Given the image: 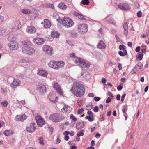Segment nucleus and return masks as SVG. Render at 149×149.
I'll return each instance as SVG.
<instances>
[{
	"mask_svg": "<svg viewBox=\"0 0 149 149\" xmlns=\"http://www.w3.org/2000/svg\"><path fill=\"white\" fill-rule=\"evenodd\" d=\"M71 92L77 97L83 96L85 92V89L83 85L79 82H74L73 84Z\"/></svg>",
	"mask_w": 149,
	"mask_h": 149,
	"instance_id": "1",
	"label": "nucleus"
},
{
	"mask_svg": "<svg viewBox=\"0 0 149 149\" xmlns=\"http://www.w3.org/2000/svg\"><path fill=\"white\" fill-rule=\"evenodd\" d=\"M35 50L33 48L27 45H24L22 48V52L28 56L32 55L35 53Z\"/></svg>",
	"mask_w": 149,
	"mask_h": 149,
	"instance_id": "2",
	"label": "nucleus"
},
{
	"mask_svg": "<svg viewBox=\"0 0 149 149\" xmlns=\"http://www.w3.org/2000/svg\"><path fill=\"white\" fill-rule=\"evenodd\" d=\"M74 60L76 64L82 67L88 68L90 66V63H86L85 60L80 57H75Z\"/></svg>",
	"mask_w": 149,
	"mask_h": 149,
	"instance_id": "3",
	"label": "nucleus"
},
{
	"mask_svg": "<svg viewBox=\"0 0 149 149\" xmlns=\"http://www.w3.org/2000/svg\"><path fill=\"white\" fill-rule=\"evenodd\" d=\"M74 60L76 64L82 67L88 68L90 66V63H86L85 60L80 57H75Z\"/></svg>",
	"mask_w": 149,
	"mask_h": 149,
	"instance_id": "4",
	"label": "nucleus"
},
{
	"mask_svg": "<svg viewBox=\"0 0 149 149\" xmlns=\"http://www.w3.org/2000/svg\"><path fill=\"white\" fill-rule=\"evenodd\" d=\"M61 24L64 26L68 28L72 27L74 24V23L71 19L65 17L62 20Z\"/></svg>",
	"mask_w": 149,
	"mask_h": 149,
	"instance_id": "5",
	"label": "nucleus"
},
{
	"mask_svg": "<svg viewBox=\"0 0 149 149\" xmlns=\"http://www.w3.org/2000/svg\"><path fill=\"white\" fill-rule=\"evenodd\" d=\"M88 26L86 24H80L78 26L77 31L80 34H84L88 31Z\"/></svg>",
	"mask_w": 149,
	"mask_h": 149,
	"instance_id": "6",
	"label": "nucleus"
},
{
	"mask_svg": "<svg viewBox=\"0 0 149 149\" xmlns=\"http://www.w3.org/2000/svg\"><path fill=\"white\" fill-rule=\"evenodd\" d=\"M53 50L52 47L48 45L44 46L42 48V51L43 53L46 55L49 56H51Z\"/></svg>",
	"mask_w": 149,
	"mask_h": 149,
	"instance_id": "7",
	"label": "nucleus"
},
{
	"mask_svg": "<svg viewBox=\"0 0 149 149\" xmlns=\"http://www.w3.org/2000/svg\"><path fill=\"white\" fill-rule=\"evenodd\" d=\"M11 26L10 27L11 31L13 32L19 29L21 27V24L19 21H15L12 24Z\"/></svg>",
	"mask_w": 149,
	"mask_h": 149,
	"instance_id": "8",
	"label": "nucleus"
},
{
	"mask_svg": "<svg viewBox=\"0 0 149 149\" xmlns=\"http://www.w3.org/2000/svg\"><path fill=\"white\" fill-rule=\"evenodd\" d=\"M49 119L55 122H59L62 120L61 116L58 113H54L53 114L51 115Z\"/></svg>",
	"mask_w": 149,
	"mask_h": 149,
	"instance_id": "9",
	"label": "nucleus"
},
{
	"mask_svg": "<svg viewBox=\"0 0 149 149\" xmlns=\"http://www.w3.org/2000/svg\"><path fill=\"white\" fill-rule=\"evenodd\" d=\"M35 120L38 125L40 127H42L45 124L44 120L39 115L36 117Z\"/></svg>",
	"mask_w": 149,
	"mask_h": 149,
	"instance_id": "10",
	"label": "nucleus"
},
{
	"mask_svg": "<svg viewBox=\"0 0 149 149\" xmlns=\"http://www.w3.org/2000/svg\"><path fill=\"white\" fill-rule=\"evenodd\" d=\"M73 14L74 15L77 16L80 20L85 21L86 22L90 20V18H89L85 16L84 15L80 14L77 12H74Z\"/></svg>",
	"mask_w": 149,
	"mask_h": 149,
	"instance_id": "11",
	"label": "nucleus"
},
{
	"mask_svg": "<svg viewBox=\"0 0 149 149\" xmlns=\"http://www.w3.org/2000/svg\"><path fill=\"white\" fill-rule=\"evenodd\" d=\"M53 86L54 88L60 95H63L62 90L58 83L54 82V83L53 84Z\"/></svg>",
	"mask_w": 149,
	"mask_h": 149,
	"instance_id": "12",
	"label": "nucleus"
},
{
	"mask_svg": "<svg viewBox=\"0 0 149 149\" xmlns=\"http://www.w3.org/2000/svg\"><path fill=\"white\" fill-rule=\"evenodd\" d=\"M118 7L120 9L126 10L130 8V7L128 4L125 3H121L118 5Z\"/></svg>",
	"mask_w": 149,
	"mask_h": 149,
	"instance_id": "13",
	"label": "nucleus"
},
{
	"mask_svg": "<svg viewBox=\"0 0 149 149\" xmlns=\"http://www.w3.org/2000/svg\"><path fill=\"white\" fill-rule=\"evenodd\" d=\"M11 30H10L8 28L6 29H1L0 30V35L3 36H5L8 35L9 32H11Z\"/></svg>",
	"mask_w": 149,
	"mask_h": 149,
	"instance_id": "14",
	"label": "nucleus"
},
{
	"mask_svg": "<svg viewBox=\"0 0 149 149\" xmlns=\"http://www.w3.org/2000/svg\"><path fill=\"white\" fill-rule=\"evenodd\" d=\"M34 43L39 45L43 44L45 42L44 40L40 38H36L33 39Z\"/></svg>",
	"mask_w": 149,
	"mask_h": 149,
	"instance_id": "15",
	"label": "nucleus"
},
{
	"mask_svg": "<svg viewBox=\"0 0 149 149\" xmlns=\"http://www.w3.org/2000/svg\"><path fill=\"white\" fill-rule=\"evenodd\" d=\"M35 124L34 123H31L30 125L26 128L27 130L29 132H34L36 129L35 126Z\"/></svg>",
	"mask_w": 149,
	"mask_h": 149,
	"instance_id": "16",
	"label": "nucleus"
},
{
	"mask_svg": "<svg viewBox=\"0 0 149 149\" xmlns=\"http://www.w3.org/2000/svg\"><path fill=\"white\" fill-rule=\"evenodd\" d=\"M26 116L25 114L18 115L16 116L15 119L16 121H23L26 119Z\"/></svg>",
	"mask_w": 149,
	"mask_h": 149,
	"instance_id": "17",
	"label": "nucleus"
},
{
	"mask_svg": "<svg viewBox=\"0 0 149 149\" xmlns=\"http://www.w3.org/2000/svg\"><path fill=\"white\" fill-rule=\"evenodd\" d=\"M8 46L10 47V49L11 50H17L18 48L17 43L15 42H13L11 43V44H8Z\"/></svg>",
	"mask_w": 149,
	"mask_h": 149,
	"instance_id": "18",
	"label": "nucleus"
},
{
	"mask_svg": "<svg viewBox=\"0 0 149 149\" xmlns=\"http://www.w3.org/2000/svg\"><path fill=\"white\" fill-rule=\"evenodd\" d=\"M36 29L33 26H28L26 30V32L32 34L36 32Z\"/></svg>",
	"mask_w": 149,
	"mask_h": 149,
	"instance_id": "19",
	"label": "nucleus"
},
{
	"mask_svg": "<svg viewBox=\"0 0 149 149\" xmlns=\"http://www.w3.org/2000/svg\"><path fill=\"white\" fill-rule=\"evenodd\" d=\"M38 90L42 93H45L46 92V87L44 85L40 84L38 85Z\"/></svg>",
	"mask_w": 149,
	"mask_h": 149,
	"instance_id": "20",
	"label": "nucleus"
},
{
	"mask_svg": "<svg viewBox=\"0 0 149 149\" xmlns=\"http://www.w3.org/2000/svg\"><path fill=\"white\" fill-rule=\"evenodd\" d=\"M72 110V108L66 105H65V107L61 110L62 111L65 113H69Z\"/></svg>",
	"mask_w": 149,
	"mask_h": 149,
	"instance_id": "21",
	"label": "nucleus"
},
{
	"mask_svg": "<svg viewBox=\"0 0 149 149\" xmlns=\"http://www.w3.org/2000/svg\"><path fill=\"white\" fill-rule=\"evenodd\" d=\"M104 20L108 23H111L113 25L115 24V22L114 21L113 18L111 16L107 17L104 19Z\"/></svg>",
	"mask_w": 149,
	"mask_h": 149,
	"instance_id": "22",
	"label": "nucleus"
},
{
	"mask_svg": "<svg viewBox=\"0 0 149 149\" xmlns=\"http://www.w3.org/2000/svg\"><path fill=\"white\" fill-rule=\"evenodd\" d=\"M21 84L20 81L17 79H14L13 83L11 84V86L13 88H15Z\"/></svg>",
	"mask_w": 149,
	"mask_h": 149,
	"instance_id": "23",
	"label": "nucleus"
},
{
	"mask_svg": "<svg viewBox=\"0 0 149 149\" xmlns=\"http://www.w3.org/2000/svg\"><path fill=\"white\" fill-rule=\"evenodd\" d=\"M97 47L101 49H104L106 48V46L104 42L103 41L100 40L97 45Z\"/></svg>",
	"mask_w": 149,
	"mask_h": 149,
	"instance_id": "24",
	"label": "nucleus"
},
{
	"mask_svg": "<svg viewBox=\"0 0 149 149\" xmlns=\"http://www.w3.org/2000/svg\"><path fill=\"white\" fill-rule=\"evenodd\" d=\"M19 61L21 64L24 65L26 63H29V60L28 58H24L19 59Z\"/></svg>",
	"mask_w": 149,
	"mask_h": 149,
	"instance_id": "25",
	"label": "nucleus"
},
{
	"mask_svg": "<svg viewBox=\"0 0 149 149\" xmlns=\"http://www.w3.org/2000/svg\"><path fill=\"white\" fill-rule=\"evenodd\" d=\"M142 65L141 63L140 62H139L134 67L133 70L135 72H136L141 69Z\"/></svg>",
	"mask_w": 149,
	"mask_h": 149,
	"instance_id": "26",
	"label": "nucleus"
},
{
	"mask_svg": "<svg viewBox=\"0 0 149 149\" xmlns=\"http://www.w3.org/2000/svg\"><path fill=\"white\" fill-rule=\"evenodd\" d=\"M49 67L56 70V61H52L48 63Z\"/></svg>",
	"mask_w": 149,
	"mask_h": 149,
	"instance_id": "27",
	"label": "nucleus"
},
{
	"mask_svg": "<svg viewBox=\"0 0 149 149\" xmlns=\"http://www.w3.org/2000/svg\"><path fill=\"white\" fill-rule=\"evenodd\" d=\"M65 63L64 62L60 61H56V70L63 67L64 66Z\"/></svg>",
	"mask_w": 149,
	"mask_h": 149,
	"instance_id": "28",
	"label": "nucleus"
},
{
	"mask_svg": "<svg viewBox=\"0 0 149 149\" xmlns=\"http://www.w3.org/2000/svg\"><path fill=\"white\" fill-rule=\"evenodd\" d=\"M84 123L83 122H79L76 125V128L78 130H80L84 127Z\"/></svg>",
	"mask_w": 149,
	"mask_h": 149,
	"instance_id": "29",
	"label": "nucleus"
},
{
	"mask_svg": "<svg viewBox=\"0 0 149 149\" xmlns=\"http://www.w3.org/2000/svg\"><path fill=\"white\" fill-rule=\"evenodd\" d=\"M44 26L45 28H49L51 26V24L49 20L48 19H45L44 20Z\"/></svg>",
	"mask_w": 149,
	"mask_h": 149,
	"instance_id": "30",
	"label": "nucleus"
},
{
	"mask_svg": "<svg viewBox=\"0 0 149 149\" xmlns=\"http://www.w3.org/2000/svg\"><path fill=\"white\" fill-rule=\"evenodd\" d=\"M123 28L124 29V34L126 35L127 34L128 31V24L127 22H124L123 25Z\"/></svg>",
	"mask_w": 149,
	"mask_h": 149,
	"instance_id": "31",
	"label": "nucleus"
},
{
	"mask_svg": "<svg viewBox=\"0 0 149 149\" xmlns=\"http://www.w3.org/2000/svg\"><path fill=\"white\" fill-rule=\"evenodd\" d=\"M21 11L22 13L25 14H28L31 13V10L28 9H22L21 10Z\"/></svg>",
	"mask_w": 149,
	"mask_h": 149,
	"instance_id": "32",
	"label": "nucleus"
},
{
	"mask_svg": "<svg viewBox=\"0 0 149 149\" xmlns=\"http://www.w3.org/2000/svg\"><path fill=\"white\" fill-rule=\"evenodd\" d=\"M38 74L39 75L44 77H46L47 75V73L46 72L42 70H39Z\"/></svg>",
	"mask_w": 149,
	"mask_h": 149,
	"instance_id": "33",
	"label": "nucleus"
},
{
	"mask_svg": "<svg viewBox=\"0 0 149 149\" xmlns=\"http://www.w3.org/2000/svg\"><path fill=\"white\" fill-rule=\"evenodd\" d=\"M59 35L60 33H59L55 31H53L51 33V36L56 38H58Z\"/></svg>",
	"mask_w": 149,
	"mask_h": 149,
	"instance_id": "34",
	"label": "nucleus"
},
{
	"mask_svg": "<svg viewBox=\"0 0 149 149\" xmlns=\"http://www.w3.org/2000/svg\"><path fill=\"white\" fill-rule=\"evenodd\" d=\"M58 7L61 9L65 10L67 6L64 3H60L58 5Z\"/></svg>",
	"mask_w": 149,
	"mask_h": 149,
	"instance_id": "35",
	"label": "nucleus"
},
{
	"mask_svg": "<svg viewBox=\"0 0 149 149\" xmlns=\"http://www.w3.org/2000/svg\"><path fill=\"white\" fill-rule=\"evenodd\" d=\"M58 100V97H55L54 100H53L51 98L50 96H49V101L51 102H52L54 103H55Z\"/></svg>",
	"mask_w": 149,
	"mask_h": 149,
	"instance_id": "36",
	"label": "nucleus"
},
{
	"mask_svg": "<svg viewBox=\"0 0 149 149\" xmlns=\"http://www.w3.org/2000/svg\"><path fill=\"white\" fill-rule=\"evenodd\" d=\"M38 16V15L37 14L33 13V15H29V18L31 20H33L34 18H35Z\"/></svg>",
	"mask_w": 149,
	"mask_h": 149,
	"instance_id": "37",
	"label": "nucleus"
},
{
	"mask_svg": "<svg viewBox=\"0 0 149 149\" xmlns=\"http://www.w3.org/2000/svg\"><path fill=\"white\" fill-rule=\"evenodd\" d=\"M81 3L84 5H89L90 3L88 0H82Z\"/></svg>",
	"mask_w": 149,
	"mask_h": 149,
	"instance_id": "38",
	"label": "nucleus"
},
{
	"mask_svg": "<svg viewBox=\"0 0 149 149\" xmlns=\"http://www.w3.org/2000/svg\"><path fill=\"white\" fill-rule=\"evenodd\" d=\"M8 39L11 42H13L16 39L15 38L14 36H10L8 37Z\"/></svg>",
	"mask_w": 149,
	"mask_h": 149,
	"instance_id": "39",
	"label": "nucleus"
},
{
	"mask_svg": "<svg viewBox=\"0 0 149 149\" xmlns=\"http://www.w3.org/2000/svg\"><path fill=\"white\" fill-rule=\"evenodd\" d=\"M86 119H88L89 121H92L94 120V118L92 117H90L89 116H86L85 117Z\"/></svg>",
	"mask_w": 149,
	"mask_h": 149,
	"instance_id": "40",
	"label": "nucleus"
},
{
	"mask_svg": "<svg viewBox=\"0 0 149 149\" xmlns=\"http://www.w3.org/2000/svg\"><path fill=\"white\" fill-rule=\"evenodd\" d=\"M4 135L6 136H8L10 134V130H6L4 132Z\"/></svg>",
	"mask_w": 149,
	"mask_h": 149,
	"instance_id": "41",
	"label": "nucleus"
},
{
	"mask_svg": "<svg viewBox=\"0 0 149 149\" xmlns=\"http://www.w3.org/2000/svg\"><path fill=\"white\" fill-rule=\"evenodd\" d=\"M70 118L72 120L74 121H76L77 119L76 117L73 115L71 114L70 116Z\"/></svg>",
	"mask_w": 149,
	"mask_h": 149,
	"instance_id": "42",
	"label": "nucleus"
},
{
	"mask_svg": "<svg viewBox=\"0 0 149 149\" xmlns=\"http://www.w3.org/2000/svg\"><path fill=\"white\" fill-rule=\"evenodd\" d=\"M38 140L39 141V143L41 144L44 145V143L43 142V139L42 138L40 137L39 138Z\"/></svg>",
	"mask_w": 149,
	"mask_h": 149,
	"instance_id": "43",
	"label": "nucleus"
},
{
	"mask_svg": "<svg viewBox=\"0 0 149 149\" xmlns=\"http://www.w3.org/2000/svg\"><path fill=\"white\" fill-rule=\"evenodd\" d=\"M5 21V18L3 16L0 15V23L3 22Z\"/></svg>",
	"mask_w": 149,
	"mask_h": 149,
	"instance_id": "44",
	"label": "nucleus"
},
{
	"mask_svg": "<svg viewBox=\"0 0 149 149\" xmlns=\"http://www.w3.org/2000/svg\"><path fill=\"white\" fill-rule=\"evenodd\" d=\"M8 104V103L7 101H5L4 102H1V104L4 107H6Z\"/></svg>",
	"mask_w": 149,
	"mask_h": 149,
	"instance_id": "45",
	"label": "nucleus"
},
{
	"mask_svg": "<svg viewBox=\"0 0 149 149\" xmlns=\"http://www.w3.org/2000/svg\"><path fill=\"white\" fill-rule=\"evenodd\" d=\"M127 110V107L125 106H124L123 107L122 111L123 113H125V111Z\"/></svg>",
	"mask_w": 149,
	"mask_h": 149,
	"instance_id": "46",
	"label": "nucleus"
},
{
	"mask_svg": "<svg viewBox=\"0 0 149 149\" xmlns=\"http://www.w3.org/2000/svg\"><path fill=\"white\" fill-rule=\"evenodd\" d=\"M84 135V133L83 132H80L78 133L77 134V137H79L82 136Z\"/></svg>",
	"mask_w": 149,
	"mask_h": 149,
	"instance_id": "47",
	"label": "nucleus"
},
{
	"mask_svg": "<svg viewBox=\"0 0 149 149\" xmlns=\"http://www.w3.org/2000/svg\"><path fill=\"white\" fill-rule=\"evenodd\" d=\"M57 139H56V143L58 144L61 141L59 138V137L60 136V135L59 134L58 135H57Z\"/></svg>",
	"mask_w": 149,
	"mask_h": 149,
	"instance_id": "48",
	"label": "nucleus"
},
{
	"mask_svg": "<svg viewBox=\"0 0 149 149\" xmlns=\"http://www.w3.org/2000/svg\"><path fill=\"white\" fill-rule=\"evenodd\" d=\"M46 6L47 7H49L51 8H54V5L50 4H46Z\"/></svg>",
	"mask_w": 149,
	"mask_h": 149,
	"instance_id": "49",
	"label": "nucleus"
},
{
	"mask_svg": "<svg viewBox=\"0 0 149 149\" xmlns=\"http://www.w3.org/2000/svg\"><path fill=\"white\" fill-rule=\"evenodd\" d=\"M98 107L97 106H95L93 108V111L95 112H97L98 111Z\"/></svg>",
	"mask_w": 149,
	"mask_h": 149,
	"instance_id": "50",
	"label": "nucleus"
},
{
	"mask_svg": "<svg viewBox=\"0 0 149 149\" xmlns=\"http://www.w3.org/2000/svg\"><path fill=\"white\" fill-rule=\"evenodd\" d=\"M142 15V13L141 11H139L137 13V16L138 17L140 18Z\"/></svg>",
	"mask_w": 149,
	"mask_h": 149,
	"instance_id": "51",
	"label": "nucleus"
},
{
	"mask_svg": "<svg viewBox=\"0 0 149 149\" xmlns=\"http://www.w3.org/2000/svg\"><path fill=\"white\" fill-rule=\"evenodd\" d=\"M17 102L18 103H19V104H22V105H24L25 104V101L24 100H22L20 101H19L17 100Z\"/></svg>",
	"mask_w": 149,
	"mask_h": 149,
	"instance_id": "52",
	"label": "nucleus"
},
{
	"mask_svg": "<svg viewBox=\"0 0 149 149\" xmlns=\"http://www.w3.org/2000/svg\"><path fill=\"white\" fill-rule=\"evenodd\" d=\"M84 111V109L82 108L81 109H79L78 111V114H80L81 113Z\"/></svg>",
	"mask_w": 149,
	"mask_h": 149,
	"instance_id": "53",
	"label": "nucleus"
},
{
	"mask_svg": "<svg viewBox=\"0 0 149 149\" xmlns=\"http://www.w3.org/2000/svg\"><path fill=\"white\" fill-rule=\"evenodd\" d=\"M78 34L77 33L74 32L71 33V36L73 37H75L77 36Z\"/></svg>",
	"mask_w": 149,
	"mask_h": 149,
	"instance_id": "54",
	"label": "nucleus"
},
{
	"mask_svg": "<svg viewBox=\"0 0 149 149\" xmlns=\"http://www.w3.org/2000/svg\"><path fill=\"white\" fill-rule=\"evenodd\" d=\"M143 54L141 53L138 56V58L140 60H141L143 58Z\"/></svg>",
	"mask_w": 149,
	"mask_h": 149,
	"instance_id": "55",
	"label": "nucleus"
},
{
	"mask_svg": "<svg viewBox=\"0 0 149 149\" xmlns=\"http://www.w3.org/2000/svg\"><path fill=\"white\" fill-rule=\"evenodd\" d=\"M98 31L101 33H102L103 34H104V32L103 29H102V28H101L100 29H99L98 30Z\"/></svg>",
	"mask_w": 149,
	"mask_h": 149,
	"instance_id": "56",
	"label": "nucleus"
},
{
	"mask_svg": "<svg viewBox=\"0 0 149 149\" xmlns=\"http://www.w3.org/2000/svg\"><path fill=\"white\" fill-rule=\"evenodd\" d=\"M119 49L120 50H123L125 49L124 46L123 45H120L119 47Z\"/></svg>",
	"mask_w": 149,
	"mask_h": 149,
	"instance_id": "57",
	"label": "nucleus"
},
{
	"mask_svg": "<svg viewBox=\"0 0 149 149\" xmlns=\"http://www.w3.org/2000/svg\"><path fill=\"white\" fill-rule=\"evenodd\" d=\"M87 114L88 115L92 116H93V113L90 111H89L87 112Z\"/></svg>",
	"mask_w": 149,
	"mask_h": 149,
	"instance_id": "58",
	"label": "nucleus"
},
{
	"mask_svg": "<svg viewBox=\"0 0 149 149\" xmlns=\"http://www.w3.org/2000/svg\"><path fill=\"white\" fill-rule=\"evenodd\" d=\"M50 96L51 98L53 100H54V98L55 97V96L54 95H52L51 94H50L48 96V98L49 99V96Z\"/></svg>",
	"mask_w": 149,
	"mask_h": 149,
	"instance_id": "59",
	"label": "nucleus"
},
{
	"mask_svg": "<svg viewBox=\"0 0 149 149\" xmlns=\"http://www.w3.org/2000/svg\"><path fill=\"white\" fill-rule=\"evenodd\" d=\"M71 57L74 58V59L75 57H77L75 56V54L74 53H71L69 54Z\"/></svg>",
	"mask_w": 149,
	"mask_h": 149,
	"instance_id": "60",
	"label": "nucleus"
},
{
	"mask_svg": "<svg viewBox=\"0 0 149 149\" xmlns=\"http://www.w3.org/2000/svg\"><path fill=\"white\" fill-rule=\"evenodd\" d=\"M94 100L96 101H98L100 100V98L99 97H95L94 98Z\"/></svg>",
	"mask_w": 149,
	"mask_h": 149,
	"instance_id": "61",
	"label": "nucleus"
},
{
	"mask_svg": "<svg viewBox=\"0 0 149 149\" xmlns=\"http://www.w3.org/2000/svg\"><path fill=\"white\" fill-rule=\"evenodd\" d=\"M140 50V47L139 46H138L136 47L135 49V51L136 52H139Z\"/></svg>",
	"mask_w": 149,
	"mask_h": 149,
	"instance_id": "62",
	"label": "nucleus"
},
{
	"mask_svg": "<svg viewBox=\"0 0 149 149\" xmlns=\"http://www.w3.org/2000/svg\"><path fill=\"white\" fill-rule=\"evenodd\" d=\"M111 101V99L109 97H108L107 98V99L106 100V103H109Z\"/></svg>",
	"mask_w": 149,
	"mask_h": 149,
	"instance_id": "63",
	"label": "nucleus"
},
{
	"mask_svg": "<svg viewBox=\"0 0 149 149\" xmlns=\"http://www.w3.org/2000/svg\"><path fill=\"white\" fill-rule=\"evenodd\" d=\"M108 95L110 97H111L112 98H113V95L112 93L111 92L108 91Z\"/></svg>",
	"mask_w": 149,
	"mask_h": 149,
	"instance_id": "64",
	"label": "nucleus"
}]
</instances>
